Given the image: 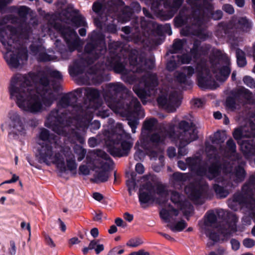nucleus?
<instances>
[{"label": "nucleus", "mask_w": 255, "mask_h": 255, "mask_svg": "<svg viewBox=\"0 0 255 255\" xmlns=\"http://www.w3.org/2000/svg\"><path fill=\"white\" fill-rule=\"evenodd\" d=\"M8 90L11 99L15 101L18 108L28 113L41 112L56 99L54 93L49 89L47 79L44 78L34 84L32 74L13 76Z\"/></svg>", "instance_id": "1"}, {"label": "nucleus", "mask_w": 255, "mask_h": 255, "mask_svg": "<svg viewBox=\"0 0 255 255\" xmlns=\"http://www.w3.org/2000/svg\"><path fill=\"white\" fill-rule=\"evenodd\" d=\"M40 138L44 141L39 149V158L43 162L47 164H55L62 172H65L67 170L76 172L77 165L74 156L69 149L59 150L55 143L47 140L49 138V133L46 129L41 130Z\"/></svg>", "instance_id": "2"}, {"label": "nucleus", "mask_w": 255, "mask_h": 255, "mask_svg": "<svg viewBox=\"0 0 255 255\" xmlns=\"http://www.w3.org/2000/svg\"><path fill=\"white\" fill-rule=\"evenodd\" d=\"M9 29H0V41L4 46L5 51L4 52V58L7 63L12 67H17L18 65L17 56L16 55L17 52L12 46L13 40L9 38L8 32Z\"/></svg>", "instance_id": "3"}, {"label": "nucleus", "mask_w": 255, "mask_h": 255, "mask_svg": "<svg viewBox=\"0 0 255 255\" xmlns=\"http://www.w3.org/2000/svg\"><path fill=\"white\" fill-rule=\"evenodd\" d=\"M8 127L9 135L14 138H19L26 133V121L19 113L10 111L8 114Z\"/></svg>", "instance_id": "4"}, {"label": "nucleus", "mask_w": 255, "mask_h": 255, "mask_svg": "<svg viewBox=\"0 0 255 255\" xmlns=\"http://www.w3.org/2000/svg\"><path fill=\"white\" fill-rule=\"evenodd\" d=\"M100 157L96 165L94 175V181L95 182H103L108 180L109 178L108 171L112 164L110 158L107 157L104 152L100 151Z\"/></svg>", "instance_id": "5"}, {"label": "nucleus", "mask_w": 255, "mask_h": 255, "mask_svg": "<svg viewBox=\"0 0 255 255\" xmlns=\"http://www.w3.org/2000/svg\"><path fill=\"white\" fill-rule=\"evenodd\" d=\"M166 195L167 193L165 191L153 192L152 187L150 184H147L140 189L138 196L141 203L155 201L162 204L165 201Z\"/></svg>", "instance_id": "6"}, {"label": "nucleus", "mask_w": 255, "mask_h": 255, "mask_svg": "<svg viewBox=\"0 0 255 255\" xmlns=\"http://www.w3.org/2000/svg\"><path fill=\"white\" fill-rule=\"evenodd\" d=\"M179 127L183 131L179 135V139L181 143H183V145H187L197 138V132L192 125L182 121Z\"/></svg>", "instance_id": "7"}, {"label": "nucleus", "mask_w": 255, "mask_h": 255, "mask_svg": "<svg viewBox=\"0 0 255 255\" xmlns=\"http://www.w3.org/2000/svg\"><path fill=\"white\" fill-rule=\"evenodd\" d=\"M100 154L95 151L91 152L86 157V162L79 166V173L87 175L89 174L91 170L95 171L96 165L100 160Z\"/></svg>", "instance_id": "8"}, {"label": "nucleus", "mask_w": 255, "mask_h": 255, "mask_svg": "<svg viewBox=\"0 0 255 255\" xmlns=\"http://www.w3.org/2000/svg\"><path fill=\"white\" fill-rule=\"evenodd\" d=\"M158 103L170 112H173L180 104V97L176 92L169 95H162L158 99Z\"/></svg>", "instance_id": "9"}, {"label": "nucleus", "mask_w": 255, "mask_h": 255, "mask_svg": "<svg viewBox=\"0 0 255 255\" xmlns=\"http://www.w3.org/2000/svg\"><path fill=\"white\" fill-rule=\"evenodd\" d=\"M244 130L241 128H237L235 130L233 135L235 139L238 140L240 144L241 150L245 153H253L255 147L247 141H241L242 137L250 136L249 134L244 133Z\"/></svg>", "instance_id": "10"}, {"label": "nucleus", "mask_w": 255, "mask_h": 255, "mask_svg": "<svg viewBox=\"0 0 255 255\" xmlns=\"http://www.w3.org/2000/svg\"><path fill=\"white\" fill-rule=\"evenodd\" d=\"M215 221V216L214 214H210L205 223L204 226L202 228L203 232L206 235L209 239L214 242H217L219 240L218 235L212 233L211 231L214 227V223Z\"/></svg>", "instance_id": "11"}, {"label": "nucleus", "mask_w": 255, "mask_h": 255, "mask_svg": "<svg viewBox=\"0 0 255 255\" xmlns=\"http://www.w3.org/2000/svg\"><path fill=\"white\" fill-rule=\"evenodd\" d=\"M199 86L202 88H207L209 85L211 79L208 75L207 69L203 67H198L196 69Z\"/></svg>", "instance_id": "12"}, {"label": "nucleus", "mask_w": 255, "mask_h": 255, "mask_svg": "<svg viewBox=\"0 0 255 255\" xmlns=\"http://www.w3.org/2000/svg\"><path fill=\"white\" fill-rule=\"evenodd\" d=\"M130 147V144L127 141L121 140L115 141L114 145V148L116 150L115 155L117 156L124 155Z\"/></svg>", "instance_id": "13"}, {"label": "nucleus", "mask_w": 255, "mask_h": 255, "mask_svg": "<svg viewBox=\"0 0 255 255\" xmlns=\"http://www.w3.org/2000/svg\"><path fill=\"white\" fill-rule=\"evenodd\" d=\"M171 200L181 210H183L184 207L188 208H190V204L187 202H184L182 197L177 192H172Z\"/></svg>", "instance_id": "14"}, {"label": "nucleus", "mask_w": 255, "mask_h": 255, "mask_svg": "<svg viewBox=\"0 0 255 255\" xmlns=\"http://www.w3.org/2000/svg\"><path fill=\"white\" fill-rule=\"evenodd\" d=\"M231 70L228 65L223 67L222 69L214 71V73L217 80L219 81L225 80L229 75Z\"/></svg>", "instance_id": "15"}, {"label": "nucleus", "mask_w": 255, "mask_h": 255, "mask_svg": "<svg viewBox=\"0 0 255 255\" xmlns=\"http://www.w3.org/2000/svg\"><path fill=\"white\" fill-rule=\"evenodd\" d=\"M144 82L145 83V89H152V87L157 85L156 76L154 74H148L146 76Z\"/></svg>", "instance_id": "16"}, {"label": "nucleus", "mask_w": 255, "mask_h": 255, "mask_svg": "<svg viewBox=\"0 0 255 255\" xmlns=\"http://www.w3.org/2000/svg\"><path fill=\"white\" fill-rule=\"evenodd\" d=\"M178 215V211L174 209H162L160 211V216L162 219L164 220L166 222H168L170 220V218H172L173 216H177Z\"/></svg>", "instance_id": "17"}, {"label": "nucleus", "mask_w": 255, "mask_h": 255, "mask_svg": "<svg viewBox=\"0 0 255 255\" xmlns=\"http://www.w3.org/2000/svg\"><path fill=\"white\" fill-rule=\"evenodd\" d=\"M194 73V70L190 67H187L184 69L183 72L179 74L177 80L181 83H184L186 80V77L191 76Z\"/></svg>", "instance_id": "18"}, {"label": "nucleus", "mask_w": 255, "mask_h": 255, "mask_svg": "<svg viewBox=\"0 0 255 255\" xmlns=\"http://www.w3.org/2000/svg\"><path fill=\"white\" fill-rule=\"evenodd\" d=\"M63 34L64 38L68 43L72 41L75 42L77 39V35L73 29H68L67 31L63 32Z\"/></svg>", "instance_id": "19"}, {"label": "nucleus", "mask_w": 255, "mask_h": 255, "mask_svg": "<svg viewBox=\"0 0 255 255\" xmlns=\"http://www.w3.org/2000/svg\"><path fill=\"white\" fill-rule=\"evenodd\" d=\"M186 193L193 200H195L199 197L201 193L196 188L193 187H186L185 189Z\"/></svg>", "instance_id": "20"}, {"label": "nucleus", "mask_w": 255, "mask_h": 255, "mask_svg": "<svg viewBox=\"0 0 255 255\" xmlns=\"http://www.w3.org/2000/svg\"><path fill=\"white\" fill-rule=\"evenodd\" d=\"M187 226L184 221L181 220L175 224L169 225L171 230L175 232H180L183 230Z\"/></svg>", "instance_id": "21"}, {"label": "nucleus", "mask_w": 255, "mask_h": 255, "mask_svg": "<svg viewBox=\"0 0 255 255\" xmlns=\"http://www.w3.org/2000/svg\"><path fill=\"white\" fill-rule=\"evenodd\" d=\"M74 153L77 157L78 160L80 161L84 158L86 151L81 146L76 145L74 148Z\"/></svg>", "instance_id": "22"}, {"label": "nucleus", "mask_w": 255, "mask_h": 255, "mask_svg": "<svg viewBox=\"0 0 255 255\" xmlns=\"http://www.w3.org/2000/svg\"><path fill=\"white\" fill-rule=\"evenodd\" d=\"M237 63L240 67L244 66L246 64V61L245 58V54L242 50L238 49L236 51Z\"/></svg>", "instance_id": "23"}, {"label": "nucleus", "mask_w": 255, "mask_h": 255, "mask_svg": "<svg viewBox=\"0 0 255 255\" xmlns=\"http://www.w3.org/2000/svg\"><path fill=\"white\" fill-rule=\"evenodd\" d=\"M133 90L137 94V95L141 99L143 100L146 99L147 97L150 96V93L149 91L148 92L141 90V89H137L136 87L133 88Z\"/></svg>", "instance_id": "24"}, {"label": "nucleus", "mask_w": 255, "mask_h": 255, "mask_svg": "<svg viewBox=\"0 0 255 255\" xmlns=\"http://www.w3.org/2000/svg\"><path fill=\"white\" fill-rule=\"evenodd\" d=\"M164 138L163 132H160L153 134L151 137V140L153 142L158 143L163 141Z\"/></svg>", "instance_id": "25"}, {"label": "nucleus", "mask_w": 255, "mask_h": 255, "mask_svg": "<svg viewBox=\"0 0 255 255\" xmlns=\"http://www.w3.org/2000/svg\"><path fill=\"white\" fill-rule=\"evenodd\" d=\"M72 23L76 27L83 25L85 23L84 18L81 17H75L72 19Z\"/></svg>", "instance_id": "26"}, {"label": "nucleus", "mask_w": 255, "mask_h": 255, "mask_svg": "<svg viewBox=\"0 0 255 255\" xmlns=\"http://www.w3.org/2000/svg\"><path fill=\"white\" fill-rule=\"evenodd\" d=\"M141 240L139 238H135L130 240L128 243V245L131 247H136L142 244Z\"/></svg>", "instance_id": "27"}, {"label": "nucleus", "mask_w": 255, "mask_h": 255, "mask_svg": "<svg viewBox=\"0 0 255 255\" xmlns=\"http://www.w3.org/2000/svg\"><path fill=\"white\" fill-rule=\"evenodd\" d=\"M243 81L244 83L248 87L251 88L255 87V83L251 77L245 76L243 79Z\"/></svg>", "instance_id": "28"}, {"label": "nucleus", "mask_w": 255, "mask_h": 255, "mask_svg": "<svg viewBox=\"0 0 255 255\" xmlns=\"http://www.w3.org/2000/svg\"><path fill=\"white\" fill-rule=\"evenodd\" d=\"M156 121L154 119H150L145 122L144 127L147 129H151L155 125Z\"/></svg>", "instance_id": "29"}, {"label": "nucleus", "mask_w": 255, "mask_h": 255, "mask_svg": "<svg viewBox=\"0 0 255 255\" xmlns=\"http://www.w3.org/2000/svg\"><path fill=\"white\" fill-rule=\"evenodd\" d=\"M183 46V41L181 40H176L175 41L174 43L173 44V47L174 48V52H176V51L180 49Z\"/></svg>", "instance_id": "30"}, {"label": "nucleus", "mask_w": 255, "mask_h": 255, "mask_svg": "<svg viewBox=\"0 0 255 255\" xmlns=\"http://www.w3.org/2000/svg\"><path fill=\"white\" fill-rule=\"evenodd\" d=\"M243 244L246 247L251 248L255 246V242L252 239H246L244 240Z\"/></svg>", "instance_id": "31"}, {"label": "nucleus", "mask_w": 255, "mask_h": 255, "mask_svg": "<svg viewBox=\"0 0 255 255\" xmlns=\"http://www.w3.org/2000/svg\"><path fill=\"white\" fill-rule=\"evenodd\" d=\"M50 75L52 77L57 79H61L62 78L61 73L56 70H52L50 72Z\"/></svg>", "instance_id": "32"}, {"label": "nucleus", "mask_w": 255, "mask_h": 255, "mask_svg": "<svg viewBox=\"0 0 255 255\" xmlns=\"http://www.w3.org/2000/svg\"><path fill=\"white\" fill-rule=\"evenodd\" d=\"M183 143H181L179 145L178 154L181 156H184L187 153V150L186 148H184L186 145H183Z\"/></svg>", "instance_id": "33"}, {"label": "nucleus", "mask_w": 255, "mask_h": 255, "mask_svg": "<svg viewBox=\"0 0 255 255\" xmlns=\"http://www.w3.org/2000/svg\"><path fill=\"white\" fill-rule=\"evenodd\" d=\"M20 227L22 229H26L29 232V236H31V227L30 223H26L25 222H22L20 223Z\"/></svg>", "instance_id": "34"}, {"label": "nucleus", "mask_w": 255, "mask_h": 255, "mask_svg": "<svg viewBox=\"0 0 255 255\" xmlns=\"http://www.w3.org/2000/svg\"><path fill=\"white\" fill-rule=\"evenodd\" d=\"M45 240L47 244L51 248L55 247V244L52 240V239L48 235L45 236Z\"/></svg>", "instance_id": "35"}, {"label": "nucleus", "mask_w": 255, "mask_h": 255, "mask_svg": "<svg viewBox=\"0 0 255 255\" xmlns=\"http://www.w3.org/2000/svg\"><path fill=\"white\" fill-rule=\"evenodd\" d=\"M223 9L227 12L232 14L234 12L233 7L230 4H225L223 6Z\"/></svg>", "instance_id": "36"}, {"label": "nucleus", "mask_w": 255, "mask_h": 255, "mask_svg": "<svg viewBox=\"0 0 255 255\" xmlns=\"http://www.w3.org/2000/svg\"><path fill=\"white\" fill-rule=\"evenodd\" d=\"M181 63H188L190 61V58L188 55H183L181 57L179 58Z\"/></svg>", "instance_id": "37"}, {"label": "nucleus", "mask_w": 255, "mask_h": 255, "mask_svg": "<svg viewBox=\"0 0 255 255\" xmlns=\"http://www.w3.org/2000/svg\"><path fill=\"white\" fill-rule=\"evenodd\" d=\"M228 147L232 151H234L236 149V145L232 139H230L227 142Z\"/></svg>", "instance_id": "38"}, {"label": "nucleus", "mask_w": 255, "mask_h": 255, "mask_svg": "<svg viewBox=\"0 0 255 255\" xmlns=\"http://www.w3.org/2000/svg\"><path fill=\"white\" fill-rule=\"evenodd\" d=\"M186 175L180 173H176L173 175V177L177 180L182 181L185 178Z\"/></svg>", "instance_id": "39"}, {"label": "nucleus", "mask_w": 255, "mask_h": 255, "mask_svg": "<svg viewBox=\"0 0 255 255\" xmlns=\"http://www.w3.org/2000/svg\"><path fill=\"white\" fill-rule=\"evenodd\" d=\"M232 249L234 250H237L240 247L239 242L235 240H232L231 241Z\"/></svg>", "instance_id": "40"}, {"label": "nucleus", "mask_w": 255, "mask_h": 255, "mask_svg": "<svg viewBox=\"0 0 255 255\" xmlns=\"http://www.w3.org/2000/svg\"><path fill=\"white\" fill-rule=\"evenodd\" d=\"M143 157L144 154L143 152L140 150L136 152L134 156V158L137 160L142 159L143 158Z\"/></svg>", "instance_id": "41"}, {"label": "nucleus", "mask_w": 255, "mask_h": 255, "mask_svg": "<svg viewBox=\"0 0 255 255\" xmlns=\"http://www.w3.org/2000/svg\"><path fill=\"white\" fill-rule=\"evenodd\" d=\"M135 170L139 174L143 173L144 170L143 166L140 163H138L136 165Z\"/></svg>", "instance_id": "42"}, {"label": "nucleus", "mask_w": 255, "mask_h": 255, "mask_svg": "<svg viewBox=\"0 0 255 255\" xmlns=\"http://www.w3.org/2000/svg\"><path fill=\"white\" fill-rule=\"evenodd\" d=\"M102 8V5L99 2H95L93 4V9L96 12H99Z\"/></svg>", "instance_id": "43"}, {"label": "nucleus", "mask_w": 255, "mask_h": 255, "mask_svg": "<svg viewBox=\"0 0 255 255\" xmlns=\"http://www.w3.org/2000/svg\"><path fill=\"white\" fill-rule=\"evenodd\" d=\"M99 243V241L98 240H92L90 242L89 246V248L91 250L95 249L97 247V245Z\"/></svg>", "instance_id": "44"}, {"label": "nucleus", "mask_w": 255, "mask_h": 255, "mask_svg": "<svg viewBox=\"0 0 255 255\" xmlns=\"http://www.w3.org/2000/svg\"><path fill=\"white\" fill-rule=\"evenodd\" d=\"M10 253L12 255H15L16 253V246L14 241H10Z\"/></svg>", "instance_id": "45"}, {"label": "nucleus", "mask_w": 255, "mask_h": 255, "mask_svg": "<svg viewBox=\"0 0 255 255\" xmlns=\"http://www.w3.org/2000/svg\"><path fill=\"white\" fill-rule=\"evenodd\" d=\"M127 184L128 186L129 192L130 193L131 191L134 188L135 183L133 180L128 181Z\"/></svg>", "instance_id": "46"}, {"label": "nucleus", "mask_w": 255, "mask_h": 255, "mask_svg": "<svg viewBox=\"0 0 255 255\" xmlns=\"http://www.w3.org/2000/svg\"><path fill=\"white\" fill-rule=\"evenodd\" d=\"M222 16V12L220 10L216 11L213 14V17L214 19L218 20L220 19Z\"/></svg>", "instance_id": "47"}, {"label": "nucleus", "mask_w": 255, "mask_h": 255, "mask_svg": "<svg viewBox=\"0 0 255 255\" xmlns=\"http://www.w3.org/2000/svg\"><path fill=\"white\" fill-rule=\"evenodd\" d=\"M167 153L169 157H173L175 155V149L174 147H170L168 149Z\"/></svg>", "instance_id": "48"}, {"label": "nucleus", "mask_w": 255, "mask_h": 255, "mask_svg": "<svg viewBox=\"0 0 255 255\" xmlns=\"http://www.w3.org/2000/svg\"><path fill=\"white\" fill-rule=\"evenodd\" d=\"M115 223L118 226L125 227L126 224L124 223L123 220L121 218H117L115 220Z\"/></svg>", "instance_id": "49"}, {"label": "nucleus", "mask_w": 255, "mask_h": 255, "mask_svg": "<svg viewBox=\"0 0 255 255\" xmlns=\"http://www.w3.org/2000/svg\"><path fill=\"white\" fill-rule=\"evenodd\" d=\"M104 249V247L103 244H100L99 243L97 245V247L95 248V252L97 254H99L100 252L103 251Z\"/></svg>", "instance_id": "50"}, {"label": "nucleus", "mask_w": 255, "mask_h": 255, "mask_svg": "<svg viewBox=\"0 0 255 255\" xmlns=\"http://www.w3.org/2000/svg\"><path fill=\"white\" fill-rule=\"evenodd\" d=\"M91 235L94 238H97L99 235V231L97 228H93L90 232Z\"/></svg>", "instance_id": "51"}, {"label": "nucleus", "mask_w": 255, "mask_h": 255, "mask_svg": "<svg viewBox=\"0 0 255 255\" xmlns=\"http://www.w3.org/2000/svg\"><path fill=\"white\" fill-rule=\"evenodd\" d=\"M124 219L128 222H131L133 220V216L128 213H125L124 215Z\"/></svg>", "instance_id": "52"}, {"label": "nucleus", "mask_w": 255, "mask_h": 255, "mask_svg": "<svg viewBox=\"0 0 255 255\" xmlns=\"http://www.w3.org/2000/svg\"><path fill=\"white\" fill-rule=\"evenodd\" d=\"M93 198H94L95 200H97V201H101V200H102L103 199V196H102V194H100V193H97V192L94 193L93 194Z\"/></svg>", "instance_id": "53"}, {"label": "nucleus", "mask_w": 255, "mask_h": 255, "mask_svg": "<svg viewBox=\"0 0 255 255\" xmlns=\"http://www.w3.org/2000/svg\"><path fill=\"white\" fill-rule=\"evenodd\" d=\"M209 172L211 173L212 176H210V178H212L216 176L218 172V168L215 167L213 169H210Z\"/></svg>", "instance_id": "54"}, {"label": "nucleus", "mask_w": 255, "mask_h": 255, "mask_svg": "<svg viewBox=\"0 0 255 255\" xmlns=\"http://www.w3.org/2000/svg\"><path fill=\"white\" fill-rule=\"evenodd\" d=\"M79 243H80V241L76 237L71 238V239L69 240V243L70 245L78 244Z\"/></svg>", "instance_id": "55"}, {"label": "nucleus", "mask_w": 255, "mask_h": 255, "mask_svg": "<svg viewBox=\"0 0 255 255\" xmlns=\"http://www.w3.org/2000/svg\"><path fill=\"white\" fill-rule=\"evenodd\" d=\"M68 101L67 99H66V98L62 99L59 103V105H60L61 106H62L63 107H66L68 106Z\"/></svg>", "instance_id": "56"}, {"label": "nucleus", "mask_w": 255, "mask_h": 255, "mask_svg": "<svg viewBox=\"0 0 255 255\" xmlns=\"http://www.w3.org/2000/svg\"><path fill=\"white\" fill-rule=\"evenodd\" d=\"M224 250L223 249L219 250L217 252H212L209 255H224Z\"/></svg>", "instance_id": "57"}, {"label": "nucleus", "mask_w": 255, "mask_h": 255, "mask_svg": "<svg viewBox=\"0 0 255 255\" xmlns=\"http://www.w3.org/2000/svg\"><path fill=\"white\" fill-rule=\"evenodd\" d=\"M97 143V141L95 138H90L88 140V144L91 147H94Z\"/></svg>", "instance_id": "58"}, {"label": "nucleus", "mask_w": 255, "mask_h": 255, "mask_svg": "<svg viewBox=\"0 0 255 255\" xmlns=\"http://www.w3.org/2000/svg\"><path fill=\"white\" fill-rule=\"evenodd\" d=\"M193 102L194 105L197 107H200L202 105V102L200 99H195Z\"/></svg>", "instance_id": "59"}, {"label": "nucleus", "mask_w": 255, "mask_h": 255, "mask_svg": "<svg viewBox=\"0 0 255 255\" xmlns=\"http://www.w3.org/2000/svg\"><path fill=\"white\" fill-rule=\"evenodd\" d=\"M108 231L110 234H114V233L117 232V228L115 225H113L110 227V228Z\"/></svg>", "instance_id": "60"}, {"label": "nucleus", "mask_w": 255, "mask_h": 255, "mask_svg": "<svg viewBox=\"0 0 255 255\" xmlns=\"http://www.w3.org/2000/svg\"><path fill=\"white\" fill-rule=\"evenodd\" d=\"M131 255H149V254L147 252L140 251L138 252H134L131 254Z\"/></svg>", "instance_id": "61"}, {"label": "nucleus", "mask_w": 255, "mask_h": 255, "mask_svg": "<svg viewBox=\"0 0 255 255\" xmlns=\"http://www.w3.org/2000/svg\"><path fill=\"white\" fill-rule=\"evenodd\" d=\"M92 126L94 127L96 129H99L100 127V124L98 121H95L92 124Z\"/></svg>", "instance_id": "62"}, {"label": "nucleus", "mask_w": 255, "mask_h": 255, "mask_svg": "<svg viewBox=\"0 0 255 255\" xmlns=\"http://www.w3.org/2000/svg\"><path fill=\"white\" fill-rule=\"evenodd\" d=\"M237 5L240 7H242L244 5V0H236Z\"/></svg>", "instance_id": "63"}, {"label": "nucleus", "mask_w": 255, "mask_h": 255, "mask_svg": "<svg viewBox=\"0 0 255 255\" xmlns=\"http://www.w3.org/2000/svg\"><path fill=\"white\" fill-rule=\"evenodd\" d=\"M178 165L179 168H180L182 170H184L186 168V165L182 161H179L178 162Z\"/></svg>", "instance_id": "64"}]
</instances>
